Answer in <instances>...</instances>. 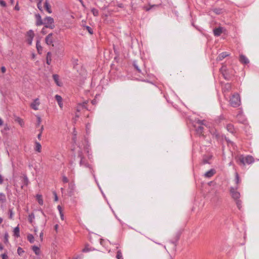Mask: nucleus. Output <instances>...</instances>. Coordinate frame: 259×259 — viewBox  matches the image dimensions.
Returning <instances> with one entry per match:
<instances>
[{
    "mask_svg": "<svg viewBox=\"0 0 259 259\" xmlns=\"http://www.w3.org/2000/svg\"><path fill=\"white\" fill-rule=\"evenodd\" d=\"M133 65L135 67V68L139 72V73H141V69L139 68V66L137 64V63L136 61H134L133 62Z\"/></svg>",
    "mask_w": 259,
    "mask_h": 259,
    "instance_id": "36",
    "label": "nucleus"
},
{
    "mask_svg": "<svg viewBox=\"0 0 259 259\" xmlns=\"http://www.w3.org/2000/svg\"><path fill=\"white\" fill-rule=\"evenodd\" d=\"M229 56V54L227 52H223L218 56V57L217 58V60L218 61H221L223 59H224L225 58H226L227 56Z\"/></svg>",
    "mask_w": 259,
    "mask_h": 259,
    "instance_id": "16",
    "label": "nucleus"
},
{
    "mask_svg": "<svg viewBox=\"0 0 259 259\" xmlns=\"http://www.w3.org/2000/svg\"><path fill=\"white\" fill-rule=\"evenodd\" d=\"M238 189V187H236L235 188L231 187L230 188V193L231 194L232 197L234 199V200L239 199L240 197V193L237 191Z\"/></svg>",
    "mask_w": 259,
    "mask_h": 259,
    "instance_id": "4",
    "label": "nucleus"
},
{
    "mask_svg": "<svg viewBox=\"0 0 259 259\" xmlns=\"http://www.w3.org/2000/svg\"><path fill=\"white\" fill-rule=\"evenodd\" d=\"M32 249L34 252L35 254L38 255L39 254V248L38 247L36 246H33Z\"/></svg>",
    "mask_w": 259,
    "mask_h": 259,
    "instance_id": "26",
    "label": "nucleus"
},
{
    "mask_svg": "<svg viewBox=\"0 0 259 259\" xmlns=\"http://www.w3.org/2000/svg\"><path fill=\"white\" fill-rule=\"evenodd\" d=\"M226 128L227 131L232 134L235 132L234 125L232 124H228L226 126Z\"/></svg>",
    "mask_w": 259,
    "mask_h": 259,
    "instance_id": "19",
    "label": "nucleus"
},
{
    "mask_svg": "<svg viewBox=\"0 0 259 259\" xmlns=\"http://www.w3.org/2000/svg\"><path fill=\"white\" fill-rule=\"evenodd\" d=\"M1 71H2V73H5V72H6V68H5V66H2V67H1Z\"/></svg>",
    "mask_w": 259,
    "mask_h": 259,
    "instance_id": "53",
    "label": "nucleus"
},
{
    "mask_svg": "<svg viewBox=\"0 0 259 259\" xmlns=\"http://www.w3.org/2000/svg\"><path fill=\"white\" fill-rule=\"evenodd\" d=\"M0 5H1L2 7H5L6 6V3L3 0H0Z\"/></svg>",
    "mask_w": 259,
    "mask_h": 259,
    "instance_id": "50",
    "label": "nucleus"
},
{
    "mask_svg": "<svg viewBox=\"0 0 259 259\" xmlns=\"http://www.w3.org/2000/svg\"><path fill=\"white\" fill-rule=\"evenodd\" d=\"M43 236H44V233L42 232H41L39 234V237H40L41 241H42V240H43Z\"/></svg>",
    "mask_w": 259,
    "mask_h": 259,
    "instance_id": "55",
    "label": "nucleus"
},
{
    "mask_svg": "<svg viewBox=\"0 0 259 259\" xmlns=\"http://www.w3.org/2000/svg\"><path fill=\"white\" fill-rule=\"evenodd\" d=\"M15 121L18 123H19V124L21 126H23L24 124V122L23 121V120L20 118L19 117H16L15 118Z\"/></svg>",
    "mask_w": 259,
    "mask_h": 259,
    "instance_id": "24",
    "label": "nucleus"
},
{
    "mask_svg": "<svg viewBox=\"0 0 259 259\" xmlns=\"http://www.w3.org/2000/svg\"><path fill=\"white\" fill-rule=\"evenodd\" d=\"M40 104L39 99L38 98L35 99L33 102L30 104V107L34 110H38V106Z\"/></svg>",
    "mask_w": 259,
    "mask_h": 259,
    "instance_id": "8",
    "label": "nucleus"
},
{
    "mask_svg": "<svg viewBox=\"0 0 259 259\" xmlns=\"http://www.w3.org/2000/svg\"><path fill=\"white\" fill-rule=\"evenodd\" d=\"M235 181H236V183L237 184H238L240 182V179H239V175L237 173L236 174V176H235Z\"/></svg>",
    "mask_w": 259,
    "mask_h": 259,
    "instance_id": "42",
    "label": "nucleus"
},
{
    "mask_svg": "<svg viewBox=\"0 0 259 259\" xmlns=\"http://www.w3.org/2000/svg\"><path fill=\"white\" fill-rule=\"evenodd\" d=\"M241 103L240 98L238 94H234L230 99V104L233 107H237Z\"/></svg>",
    "mask_w": 259,
    "mask_h": 259,
    "instance_id": "2",
    "label": "nucleus"
},
{
    "mask_svg": "<svg viewBox=\"0 0 259 259\" xmlns=\"http://www.w3.org/2000/svg\"><path fill=\"white\" fill-rule=\"evenodd\" d=\"M122 255L121 251L120 250H118L117 251V254H116V258L117 259H120V258L122 257Z\"/></svg>",
    "mask_w": 259,
    "mask_h": 259,
    "instance_id": "41",
    "label": "nucleus"
},
{
    "mask_svg": "<svg viewBox=\"0 0 259 259\" xmlns=\"http://www.w3.org/2000/svg\"><path fill=\"white\" fill-rule=\"evenodd\" d=\"M213 12H214L216 14H221L223 13V9L220 8H214L213 10Z\"/></svg>",
    "mask_w": 259,
    "mask_h": 259,
    "instance_id": "30",
    "label": "nucleus"
},
{
    "mask_svg": "<svg viewBox=\"0 0 259 259\" xmlns=\"http://www.w3.org/2000/svg\"><path fill=\"white\" fill-rule=\"evenodd\" d=\"M84 28L89 32V33L91 34H93V29L88 26H84Z\"/></svg>",
    "mask_w": 259,
    "mask_h": 259,
    "instance_id": "35",
    "label": "nucleus"
},
{
    "mask_svg": "<svg viewBox=\"0 0 259 259\" xmlns=\"http://www.w3.org/2000/svg\"><path fill=\"white\" fill-rule=\"evenodd\" d=\"M19 232L20 229L19 226H18L14 229V235L17 238L19 237L20 236Z\"/></svg>",
    "mask_w": 259,
    "mask_h": 259,
    "instance_id": "23",
    "label": "nucleus"
},
{
    "mask_svg": "<svg viewBox=\"0 0 259 259\" xmlns=\"http://www.w3.org/2000/svg\"><path fill=\"white\" fill-rule=\"evenodd\" d=\"M62 180L64 183H67L68 182V180L67 178L65 176H64L63 177Z\"/></svg>",
    "mask_w": 259,
    "mask_h": 259,
    "instance_id": "52",
    "label": "nucleus"
},
{
    "mask_svg": "<svg viewBox=\"0 0 259 259\" xmlns=\"http://www.w3.org/2000/svg\"><path fill=\"white\" fill-rule=\"evenodd\" d=\"M9 214H10L9 218L10 219H13V212L12 209H9Z\"/></svg>",
    "mask_w": 259,
    "mask_h": 259,
    "instance_id": "46",
    "label": "nucleus"
},
{
    "mask_svg": "<svg viewBox=\"0 0 259 259\" xmlns=\"http://www.w3.org/2000/svg\"><path fill=\"white\" fill-rule=\"evenodd\" d=\"M81 107H80V105L78 104L77 107V109H76V110L77 112H80V110H81Z\"/></svg>",
    "mask_w": 259,
    "mask_h": 259,
    "instance_id": "56",
    "label": "nucleus"
},
{
    "mask_svg": "<svg viewBox=\"0 0 259 259\" xmlns=\"http://www.w3.org/2000/svg\"><path fill=\"white\" fill-rule=\"evenodd\" d=\"M57 208H58V210H59V213H60V212H62V207H61V206L60 205H58V206H57Z\"/></svg>",
    "mask_w": 259,
    "mask_h": 259,
    "instance_id": "58",
    "label": "nucleus"
},
{
    "mask_svg": "<svg viewBox=\"0 0 259 259\" xmlns=\"http://www.w3.org/2000/svg\"><path fill=\"white\" fill-rule=\"evenodd\" d=\"M232 89L231 84L230 83H225L222 87L223 92H228Z\"/></svg>",
    "mask_w": 259,
    "mask_h": 259,
    "instance_id": "9",
    "label": "nucleus"
},
{
    "mask_svg": "<svg viewBox=\"0 0 259 259\" xmlns=\"http://www.w3.org/2000/svg\"><path fill=\"white\" fill-rule=\"evenodd\" d=\"M179 239V236L177 235L174 240H171L170 242L174 245V247L176 246V242Z\"/></svg>",
    "mask_w": 259,
    "mask_h": 259,
    "instance_id": "32",
    "label": "nucleus"
},
{
    "mask_svg": "<svg viewBox=\"0 0 259 259\" xmlns=\"http://www.w3.org/2000/svg\"><path fill=\"white\" fill-rule=\"evenodd\" d=\"M2 259H9L8 256L6 253H3L1 255Z\"/></svg>",
    "mask_w": 259,
    "mask_h": 259,
    "instance_id": "49",
    "label": "nucleus"
},
{
    "mask_svg": "<svg viewBox=\"0 0 259 259\" xmlns=\"http://www.w3.org/2000/svg\"><path fill=\"white\" fill-rule=\"evenodd\" d=\"M41 121V118L39 116H37V125L36 126H38L39 125Z\"/></svg>",
    "mask_w": 259,
    "mask_h": 259,
    "instance_id": "45",
    "label": "nucleus"
},
{
    "mask_svg": "<svg viewBox=\"0 0 259 259\" xmlns=\"http://www.w3.org/2000/svg\"><path fill=\"white\" fill-rule=\"evenodd\" d=\"M91 12L94 16H98L99 15V11L95 8H92Z\"/></svg>",
    "mask_w": 259,
    "mask_h": 259,
    "instance_id": "33",
    "label": "nucleus"
},
{
    "mask_svg": "<svg viewBox=\"0 0 259 259\" xmlns=\"http://www.w3.org/2000/svg\"><path fill=\"white\" fill-rule=\"evenodd\" d=\"M24 184L25 185H27L28 183V179L26 176H25L23 178Z\"/></svg>",
    "mask_w": 259,
    "mask_h": 259,
    "instance_id": "44",
    "label": "nucleus"
},
{
    "mask_svg": "<svg viewBox=\"0 0 259 259\" xmlns=\"http://www.w3.org/2000/svg\"><path fill=\"white\" fill-rule=\"evenodd\" d=\"M79 105H80V107L82 108H85V109H87V107H86V104H87V103L86 102H84L83 103H82V104H79Z\"/></svg>",
    "mask_w": 259,
    "mask_h": 259,
    "instance_id": "48",
    "label": "nucleus"
},
{
    "mask_svg": "<svg viewBox=\"0 0 259 259\" xmlns=\"http://www.w3.org/2000/svg\"><path fill=\"white\" fill-rule=\"evenodd\" d=\"M24 250H23V249L20 247H19L17 249V253L19 255H22V254L24 253Z\"/></svg>",
    "mask_w": 259,
    "mask_h": 259,
    "instance_id": "39",
    "label": "nucleus"
},
{
    "mask_svg": "<svg viewBox=\"0 0 259 259\" xmlns=\"http://www.w3.org/2000/svg\"><path fill=\"white\" fill-rule=\"evenodd\" d=\"M211 158V156H204L202 159V163L203 164L209 163V161Z\"/></svg>",
    "mask_w": 259,
    "mask_h": 259,
    "instance_id": "21",
    "label": "nucleus"
},
{
    "mask_svg": "<svg viewBox=\"0 0 259 259\" xmlns=\"http://www.w3.org/2000/svg\"><path fill=\"white\" fill-rule=\"evenodd\" d=\"M220 71L222 73V74L223 73H226L227 71V67L226 66H223L220 69Z\"/></svg>",
    "mask_w": 259,
    "mask_h": 259,
    "instance_id": "40",
    "label": "nucleus"
},
{
    "mask_svg": "<svg viewBox=\"0 0 259 259\" xmlns=\"http://www.w3.org/2000/svg\"><path fill=\"white\" fill-rule=\"evenodd\" d=\"M52 54L50 52H48L46 57V63L47 64L50 65L51 63Z\"/></svg>",
    "mask_w": 259,
    "mask_h": 259,
    "instance_id": "22",
    "label": "nucleus"
},
{
    "mask_svg": "<svg viewBox=\"0 0 259 259\" xmlns=\"http://www.w3.org/2000/svg\"><path fill=\"white\" fill-rule=\"evenodd\" d=\"M69 191L68 192V195L69 196H72V195H73V193H74V185H72V184H70L69 185Z\"/></svg>",
    "mask_w": 259,
    "mask_h": 259,
    "instance_id": "20",
    "label": "nucleus"
},
{
    "mask_svg": "<svg viewBox=\"0 0 259 259\" xmlns=\"http://www.w3.org/2000/svg\"><path fill=\"white\" fill-rule=\"evenodd\" d=\"M14 9L15 10H17V11H19L20 10V8L18 5V3L16 4V5L15 6V8H14Z\"/></svg>",
    "mask_w": 259,
    "mask_h": 259,
    "instance_id": "57",
    "label": "nucleus"
},
{
    "mask_svg": "<svg viewBox=\"0 0 259 259\" xmlns=\"http://www.w3.org/2000/svg\"><path fill=\"white\" fill-rule=\"evenodd\" d=\"M55 98L57 102H58V104L59 106V107L62 108L63 107V103H62V98L58 95H56L55 96Z\"/></svg>",
    "mask_w": 259,
    "mask_h": 259,
    "instance_id": "14",
    "label": "nucleus"
},
{
    "mask_svg": "<svg viewBox=\"0 0 259 259\" xmlns=\"http://www.w3.org/2000/svg\"><path fill=\"white\" fill-rule=\"evenodd\" d=\"M60 214L61 219L62 220H64V214H63V212H60Z\"/></svg>",
    "mask_w": 259,
    "mask_h": 259,
    "instance_id": "59",
    "label": "nucleus"
},
{
    "mask_svg": "<svg viewBox=\"0 0 259 259\" xmlns=\"http://www.w3.org/2000/svg\"><path fill=\"white\" fill-rule=\"evenodd\" d=\"M203 121H202V120H198V123L199 124H200V125L198 126H195V127H196V132L197 133V135H199V136H203V127L201 125L202 124H203Z\"/></svg>",
    "mask_w": 259,
    "mask_h": 259,
    "instance_id": "5",
    "label": "nucleus"
},
{
    "mask_svg": "<svg viewBox=\"0 0 259 259\" xmlns=\"http://www.w3.org/2000/svg\"><path fill=\"white\" fill-rule=\"evenodd\" d=\"M35 17L36 19V25L37 26L43 25L44 20H42L40 15L39 14H36Z\"/></svg>",
    "mask_w": 259,
    "mask_h": 259,
    "instance_id": "12",
    "label": "nucleus"
},
{
    "mask_svg": "<svg viewBox=\"0 0 259 259\" xmlns=\"http://www.w3.org/2000/svg\"><path fill=\"white\" fill-rule=\"evenodd\" d=\"M239 61L243 64H247L249 63V60L246 56L243 55H240L239 56Z\"/></svg>",
    "mask_w": 259,
    "mask_h": 259,
    "instance_id": "10",
    "label": "nucleus"
},
{
    "mask_svg": "<svg viewBox=\"0 0 259 259\" xmlns=\"http://www.w3.org/2000/svg\"><path fill=\"white\" fill-rule=\"evenodd\" d=\"M53 78L55 82V83L57 84V85L61 87L62 85V83L60 82L59 81V76L57 74H53Z\"/></svg>",
    "mask_w": 259,
    "mask_h": 259,
    "instance_id": "18",
    "label": "nucleus"
},
{
    "mask_svg": "<svg viewBox=\"0 0 259 259\" xmlns=\"http://www.w3.org/2000/svg\"><path fill=\"white\" fill-rule=\"evenodd\" d=\"M79 2L80 3V4H81V5L82 6V7H85V6H84V4L83 3V2L82 0H78Z\"/></svg>",
    "mask_w": 259,
    "mask_h": 259,
    "instance_id": "63",
    "label": "nucleus"
},
{
    "mask_svg": "<svg viewBox=\"0 0 259 259\" xmlns=\"http://www.w3.org/2000/svg\"><path fill=\"white\" fill-rule=\"evenodd\" d=\"M6 195L3 193H0V205H2L3 204L6 202Z\"/></svg>",
    "mask_w": 259,
    "mask_h": 259,
    "instance_id": "15",
    "label": "nucleus"
},
{
    "mask_svg": "<svg viewBox=\"0 0 259 259\" xmlns=\"http://www.w3.org/2000/svg\"><path fill=\"white\" fill-rule=\"evenodd\" d=\"M32 39L33 38H28V40H27L28 44H29V45L31 44V42H32Z\"/></svg>",
    "mask_w": 259,
    "mask_h": 259,
    "instance_id": "60",
    "label": "nucleus"
},
{
    "mask_svg": "<svg viewBox=\"0 0 259 259\" xmlns=\"http://www.w3.org/2000/svg\"><path fill=\"white\" fill-rule=\"evenodd\" d=\"M117 6H118V7L120 8H123V5L121 3L118 4Z\"/></svg>",
    "mask_w": 259,
    "mask_h": 259,
    "instance_id": "61",
    "label": "nucleus"
},
{
    "mask_svg": "<svg viewBox=\"0 0 259 259\" xmlns=\"http://www.w3.org/2000/svg\"><path fill=\"white\" fill-rule=\"evenodd\" d=\"M9 234L8 232H6L4 235V242L7 243L8 242Z\"/></svg>",
    "mask_w": 259,
    "mask_h": 259,
    "instance_id": "38",
    "label": "nucleus"
},
{
    "mask_svg": "<svg viewBox=\"0 0 259 259\" xmlns=\"http://www.w3.org/2000/svg\"><path fill=\"white\" fill-rule=\"evenodd\" d=\"M27 239L31 243H33L34 241V238L32 234H28L27 235Z\"/></svg>",
    "mask_w": 259,
    "mask_h": 259,
    "instance_id": "28",
    "label": "nucleus"
},
{
    "mask_svg": "<svg viewBox=\"0 0 259 259\" xmlns=\"http://www.w3.org/2000/svg\"><path fill=\"white\" fill-rule=\"evenodd\" d=\"M236 201V204L239 209H240L242 207V201L240 199H237L235 200Z\"/></svg>",
    "mask_w": 259,
    "mask_h": 259,
    "instance_id": "31",
    "label": "nucleus"
},
{
    "mask_svg": "<svg viewBox=\"0 0 259 259\" xmlns=\"http://www.w3.org/2000/svg\"><path fill=\"white\" fill-rule=\"evenodd\" d=\"M36 197V199L38 201V203L40 205H42L43 204V200H42V196L41 195L37 194Z\"/></svg>",
    "mask_w": 259,
    "mask_h": 259,
    "instance_id": "25",
    "label": "nucleus"
},
{
    "mask_svg": "<svg viewBox=\"0 0 259 259\" xmlns=\"http://www.w3.org/2000/svg\"><path fill=\"white\" fill-rule=\"evenodd\" d=\"M34 219V214L33 213H31L28 216V220L30 223H32L33 221V220Z\"/></svg>",
    "mask_w": 259,
    "mask_h": 259,
    "instance_id": "37",
    "label": "nucleus"
},
{
    "mask_svg": "<svg viewBox=\"0 0 259 259\" xmlns=\"http://www.w3.org/2000/svg\"><path fill=\"white\" fill-rule=\"evenodd\" d=\"M223 32V27H219L213 29V33L215 36H220Z\"/></svg>",
    "mask_w": 259,
    "mask_h": 259,
    "instance_id": "11",
    "label": "nucleus"
},
{
    "mask_svg": "<svg viewBox=\"0 0 259 259\" xmlns=\"http://www.w3.org/2000/svg\"><path fill=\"white\" fill-rule=\"evenodd\" d=\"M36 48L38 52H40V51H42V48L40 45V41L39 40H37L36 42Z\"/></svg>",
    "mask_w": 259,
    "mask_h": 259,
    "instance_id": "34",
    "label": "nucleus"
},
{
    "mask_svg": "<svg viewBox=\"0 0 259 259\" xmlns=\"http://www.w3.org/2000/svg\"><path fill=\"white\" fill-rule=\"evenodd\" d=\"M91 250V249L89 248L88 246H85V247L82 249V252H87Z\"/></svg>",
    "mask_w": 259,
    "mask_h": 259,
    "instance_id": "43",
    "label": "nucleus"
},
{
    "mask_svg": "<svg viewBox=\"0 0 259 259\" xmlns=\"http://www.w3.org/2000/svg\"><path fill=\"white\" fill-rule=\"evenodd\" d=\"M58 227H59V225L58 224L55 225L54 228H55V230L56 232H57Z\"/></svg>",
    "mask_w": 259,
    "mask_h": 259,
    "instance_id": "62",
    "label": "nucleus"
},
{
    "mask_svg": "<svg viewBox=\"0 0 259 259\" xmlns=\"http://www.w3.org/2000/svg\"><path fill=\"white\" fill-rule=\"evenodd\" d=\"M27 36L30 38H33L34 36L33 31L32 30H29L27 32Z\"/></svg>",
    "mask_w": 259,
    "mask_h": 259,
    "instance_id": "29",
    "label": "nucleus"
},
{
    "mask_svg": "<svg viewBox=\"0 0 259 259\" xmlns=\"http://www.w3.org/2000/svg\"><path fill=\"white\" fill-rule=\"evenodd\" d=\"M215 173V170L214 169H211L206 172L204 176L205 178H210Z\"/></svg>",
    "mask_w": 259,
    "mask_h": 259,
    "instance_id": "13",
    "label": "nucleus"
},
{
    "mask_svg": "<svg viewBox=\"0 0 259 259\" xmlns=\"http://www.w3.org/2000/svg\"><path fill=\"white\" fill-rule=\"evenodd\" d=\"M54 195L55 196V201H57L58 200V198L57 195V193L55 192H54Z\"/></svg>",
    "mask_w": 259,
    "mask_h": 259,
    "instance_id": "54",
    "label": "nucleus"
},
{
    "mask_svg": "<svg viewBox=\"0 0 259 259\" xmlns=\"http://www.w3.org/2000/svg\"><path fill=\"white\" fill-rule=\"evenodd\" d=\"M54 19L51 17H46L44 19L43 25H45L46 28H49L50 29H53L55 27L54 24Z\"/></svg>",
    "mask_w": 259,
    "mask_h": 259,
    "instance_id": "3",
    "label": "nucleus"
},
{
    "mask_svg": "<svg viewBox=\"0 0 259 259\" xmlns=\"http://www.w3.org/2000/svg\"><path fill=\"white\" fill-rule=\"evenodd\" d=\"M53 35V34L52 33H51L46 37L45 41L48 45H52L53 46H54L53 45V42L54 41Z\"/></svg>",
    "mask_w": 259,
    "mask_h": 259,
    "instance_id": "7",
    "label": "nucleus"
},
{
    "mask_svg": "<svg viewBox=\"0 0 259 259\" xmlns=\"http://www.w3.org/2000/svg\"><path fill=\"white\" fill-rule=\"evenodd\" d=\"M78 157L80 158V160L79 162L80 166H84L85 167H89L91 168L90 164L86 162L85 159L82 157V152L81 151L78 153Z\"/></svg>",
    "mask_w": 259,
    "mask_h": 259,
    "instance_id": "6",
    "label": "nucleus"
},
{
    "mask_svg": "<svg viewBox=\"0 0 259 259\" xmlns=\"http://www.w3.org/2000/svg\"><path fill=\"white\" fill-rule=\"evenodd\" d=\"M44 7H45L46 10H47V11L49 13H52V10H51V6L49 4V2H48V0H46L45 4H44Z\"/></svg>",
    "mask_w": 259,
    "mask_h": 259,
    "instance_id": "17",
    "label": "nucleus"
},
{
    "mask_svg": "<svg viewBox=\"0 0 259 259\" xmlns=\"http://www.w3.org/2000/svg\"><path fill=\"white\" fill-rule=\"evenodd\" d=\"M3 182V178L1 176V175L0 174V184H2Z\"/></svg>",
    "mask_w": 259,
    "mask_h": 259,
    "instance_id": "64",
    "label": "nucleus"
},
{
    "mask_svg": "<svg viewBox=\"0 0 259 259\" xmlns=\"http://www.w3.org/2000/svg\"><path fill=\"white\" fill-rule=\"evenodd\" d=\"M224 78L226 79V80H230V76H228L227 73H223V74H222Z\"/></svg>",
    "mask_w": 259,
    "mask_h": 259,
    "instance_id": "47",
    "label": "nucleus"
},
{
    "mask_svg": "<svg viewBox=\"0 0 259 259\" xmlns=\"http://www.w3.org/2000/svg\"><path fill=\"white\" fill-rule=\"evenodd\" d=\"M37 8H38V9L40 11H42V6H41V3H38V4H37Z\"/></svg>",
    "mask_w": 259,
    "mask_h": 259,
    "instance_id": "51",
    "label": "nucleus"
},
{
    "mask_svg": "<svg viewBox=\"0 0 259 259\" xmlns=\"http://www.w3.org/2000/svg\"><path fill=\"white\" fill-rule=\"evenodd\" d=\"M41 146L40 144L38 142H35V151L40 152L41 150Z\"/></svg>",
    "mask_w": 259,
    "mask_h": 259,
    "instance_id": "27",
    "label": "nucleus"
},
{
    "mask_svg": "<svg viewBox=\"0 0 259 259\" xmlns=\"http://www.w3.org/2000/svg\"><path fill=\"white\" fill-rule=\"evenodd\" d=\"M237 161L240 165L244 166L246 164H250L253 163L254 159L252 156L247 155L244 157L243 155H241L238 157Z\"/></svg>",
    "mask_w": 259,
    "mask_h": 259,
    "instance_id": "1",
    "label": "nucleus"
}]
</instances>
